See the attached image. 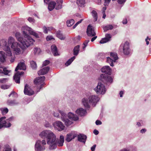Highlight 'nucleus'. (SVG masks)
<instances>
[{"mask_svg": "<svg viewBox=\"0 0 151 151\" xmlns=\"http://www.w3.org/2000/svg\"><path fill=\"white\" fill-rule=\"evenodd\" d=\"M49 69L50 68L48 66L45 67L38 71V74L39 75H45L47 73Z\"/></svg>", "mask_w": 151, "mask_h": 151, "instance_id": "a878e982", "label": "nucleus"}, {"mask_svg": "<svg viewBox=\"0 0 151 151\" xmlns=\"http://www.w3.org/2000/svg\"><path fill=\"white\" fill-rule=\"evenodd\" d=\"M111 37L110 34H107L106 35V37L104 38H103L100 41V43L101 44H104L110 41V39Z\"/></svg>", "mask_w": 151, "mask_h": 151, "instance_id": "cd10ccee", "label": "nucleus"}, {"mask_svg": "<svg viewBox=\"0 0 151 151\" xmlns=\"http://www.w3.org/2000/svg\"><path fill=\"white\" fill-rule=\"evenodd\" d=\"M63 1L62 0H57L56 1V5L55 9L56 10H59L62 8V4L63 3Z\"/></svg>", "mask_w": 151, "mask_h": 151, "instance_id": "7c9ffc66", "label": "nucleus"}, {"mask_svg": "<svg viewBox=\"0 0 151 151\" xmlns=\"http://www.w3.org/2000/svg\"><path fill=\"white\" fill-rule=\"evenodd\" d=\"M40 137L43 139L46 138L47 144L53 146L55 144V135L51 130H44L42 131L39 134Z\"/></svg>", "mask_w": 151, "mask_h": 151, "instance_id": "f03ea898", "label": "nucleus"}, {"mask_svg": "<svg viewBox=\"0 0 151 151\" xmlns=\"http://www.w3.org/2000/svg\"><path fill=\"white\" fill-rule=\"evenodd\" d=\"M77 135L71 132L67 134L66 137V140L68 142H70L72 139H74Z\"/></svg>", "mask_w": 151, "mask_h": 151, "instance_id": "393cba45", "label": "nucleus"}, {"mask_svg": "<svg viewBox=\"0 0 151 151\" xmlns=\"http://www.w3.org/2000/svg\"><path fill=\"white\" fill-rule=\"evenodd\" d=\"M96 124L97 125H101L102 124V122L99 120H97L96 122Z\"/></svg>", "mask_w": 151, "mask_h": 151, "instance_id": "bf43d9fd", "label": "nucleus"}, {"mask_svg": "<svg viewBox=\"0 0 151 151\" xmlns=\"http://www.w3.org/2000/svg\"><path fill=\"white\" fill-rule=\"evenodd\" d=\"M113 26L111 25H109L103 27V28L104 32H106L107 30H111L113 29Z\"/></svg>", "mask_w": 151, "mask_h": 151, "instance_id": "58836bf2", "label": "nucleus"}, {"mask_svg": "<svg viewBox=\"0 0 151 151\" xmlns=\"http://www.w3.org/2000/svg\"><path fill=\"white\" fill-rule=\"evenodd\" d=\"M83 20V19H81L80 21H78V22H77L73 27V29H75L76 27L78 25V24H80V23H81V22Z\"/></svg>", "mask_w": 151, "mask_h": 151, "instance_id": "3c124183", "label": "nucleus"}, {"mask_svg": "<svg viewBox=\"0 0 151 151\" xmlns=\"http://www.w3.org/2000/svg\"><path fill=\"white\" fill-rule=\"evenodd\" d=\"M89 42V40H86L83 43V45L84 46L83 47V48L84 49L87 45L88 43Z\"/></svg>", "mask_w": 151, "mask_h": 151, "instance_id": "8fccbe9b", "label": "nucleus"}, {"mask_svg": "<svg viewBox=\"0 0 151 151\" xmlns=\"http://www.w3.org/2000/svg\"><path fill=\"white\" fill-rule=\"evenodd\" d=\"M15 36L17 40L20 42L22 41L23 38L22 37H21V34L19 32H17L15 34Z\"/></svg>", "mask_w": 151, "mask_h": 151, "instance_id": "e433bc0d", "label": "nucleus"}, {"mask_svg": "<svg viewBox=\"0 0 151 151\" xmlns=\"http://www.w3.org/2000/svg\"><path fill=\"white\" fill-rule=\"evenodd\" d=\"M50 61H49L48 60H46L42 64V65L43 66H46L48 64H49L50 63Z\"/></svg>", "mask_w": 151, "mask_h": 151, "instance_id": "603ef678", "label": "nucleus"}, {"mask_svg": "<svg viewBox=\"0 0 151 151\" xmlns=\"http://www.w3.org/2000/svg\"><path fill=\"white\" fill-rule=\"evenodd\" d=\"M24 36L22 41L20 42L22 46L21 48L23 50H25L31 45H32L35 41L28 35Z\"/></svg>", "mask_w": 151, "mask_h": 151, "instance_id": "20e7f679", "label": "nucleus"}, {"mask_svg": "<svg viewBox=\"0 0 151 151\" xmlns=\"http://www.w3.org/2000/svg\"><path fill=\"white\" fill-rule=\"evenodd\" d=\"M87 137L86 135L82 134H80L78 136V140L81 142L85 143L86 141Z\"/></svg>", "mask_w": 151, "mask_h": 151, "instance_id": "bb28decb", "label": "nucleus"}, {"mask_svg": "<svg viewBox=\"0 0 151 151\" xmlns=\"http://www.w3.org/2000/svg\"><path fill=\"white\" fill-rule=\"evenodd\" d=\"M46 39V40L48 41L51 40L52 39H53V38L52 36H48L47 37Z\"/></svg>", "mask_w": 151, "mask_h": 151, "instance_id": "6e6d98bb", "label": "nucleus"}, {"mask_svg": "<svg viewBox=\"0 0 151 151\" xmlns=\"http://www.w3.org/2000/svg\"><path fill=\"white\" fill-rule=\"evenodd\" d=\"M46 144V142L45 139L42 141L40 140H37L35 145V149L36 151H43L45 149V145Z\"/></svg>", "mask_w": 151, "mask_h": 151, "instance_id": "0eeeda50", "label": "nucleus"}, {"mask_svg": "<svg viewBox=\"0 0 151 151\" xmlns=\"http://www.w3.org/2000/svg\"><path fill=\"white\" fill-rule=\"evenodd\" d=\"M0 46H2L4 50L6 52L0 51V61L1 63L4 62L6 60V55L10 56H12V52L10 47L8 46L7 42L4 40H3L0 42Z\"/></svg>", "mask_w": 151, "mask_h": 151, "instance_id": "f257e3e1", "label": "nucleus"}, {"mask_svg": "<svg viewBox=\"0 0 151 151\" xmlns=\"http://www.w3.org/2000/svg\"><path fill=\"white\" fill-rule=\"evenodd\" d=\"M64 137L62 135H61L60 136V138L58 139H56V137H55V144L53 146H52V145H49V148L50 150H52L55 149L57 147V145H58L59 146L61 147L63 146V144L64 141Z\"/></svg>", "mask_w": 151, "mask_h": 151, "instance_id": "423d86ee", "label": "nucleus"}, {"mask_svg": "<svg viewBox=\"0 0 151 151\" xmlns=\"http://www.w3.org/2000/svg\"><path fill=\"white\" fill-rule=\"evenodd\" d=\"M75 21L73 19H71L70 20H68L66 23L68 27H71L73 24H74Z\"/></svg>", "mask_w": 151, "mask_h": 151, "instance_id": "ea45409f", "label": "nucleus"}, {"mask_svg": "<svg viewBox=\"0 0 151 151\" xmlns=\"http://www.w3.org/2000/svg\"><path fill=\"white\" fill-rule=\"evenodd\" d=\"M120 50L121 51L122 50V52L125 55H128L130 53V49L129 46V43L127 42H126L124 44H121L120 47Z\"/></svg>", "mask_w": 151, "mask_h": 151, "instance_id": "9b49d317", "label": "nucleus"}, {"mask_svg": "<svg viewBox=\"0 0 151 151\" xmlns=\"http://www.w3.org/2000/svg\"><path fill=\"white\" fill-rule=\"evenodd\" d=\"M15 59V57L14 56H12L9 59L10 61L12 63L14 62Z\"/></svg>", "mask_w": 151, "mask_h": 151, "instance_id": "5fc2aeb1", "label": "nucleus"}, {"mask_svg": "<svg viewBox=\"0 0 151 151\" xmlns=\"http://www.w3.org/2000/svg\"><path fill=\"white\" fill-rule=\"evenodd\" d=\"M59 113L61 115V120L64 122L66 126L68 127L73 124L71 121L66 118V114L63 111L59 110L58 111H54L53 113V115L55 117L60 118Z\"/></svg>", "mask_w": 151, "mask_h": 151, "instance_id": "39448f33", "label": "nucleus"}, {"mask_svg": "<svg viewBox=\"0 0 151 151\" xmlns=\"http://www.w3.org/2000/svg\"><path fill=\"white\" fill-rule=\"evenodd\" d=\"M1 110L3 115L7 113L8 111V109L7 108H1Z\"/></svg>", "mask_w": 151, "mask_h": 151, "instance_id": "37998d69", "label": "nucleus"}, {"mask_svg": "<svg viewBox=\"0 0 151 151\" xmlns=\"http://www.w3.org/2000/svg\"><path fill=\"white\" fill-rule=\"evenodd\" d=\"M86 32L88 36L93 37L95 36L96 35L94 28L90 25L88 26Z\"/></svg>", "mask_w": 151, "mask_h": 151, "instance_id": "f3484780", "label": "nucleus"}, {"mask_svg": "<svg viewBox=\"0 0 151 151\" xmlns=\"http://www.w3.org/2000/svg\"><path fill=\"white\" fill-rule=\"evenodd\" d=\"M146 131V129H142L140 130V132L141 133L143 134L145 133Z\"/></svg>", "mask_w": 151, "mask_h": 151, "instance_id": "338daca9", "label": "nucleus"}, {"mask_svg": "<svg viewBox=\"0 0 151 151\" xmlns=\"http://www.w3.org/2000/svg\"><path fill=\"white\" fill-rule=\"evenodd\" d=\"M93 89L97 94H104L106 91L105 86L101 82H99Z\"/></svg>", "mask_w": 151, "mask_h": 151, "instance_id": "6e6552de", "label": "nucleus"}, {"mask_svg": "<svg viewBox=\"0 0 151 151\" xmlns=\"http://www.w3.org/2000/svg\"><path fill=\"white\" fill-rule=\"evenodd\" d=\"M11 96H12L13 97H17V94L13 91H12L11 93L9 95V97Z\"/></svg>", "mask_w": 151, "mask_h": 151, "instance_id": "de8ad7c7", "label": "nucleus"}, {"mask_svg": "<svg viewBox=\"0 0 151 151\" xmlns=\"http://www.w3.org/2000/svg\"><path fill=\"white\" fill-rule=\"evenodd\" d=\"M45 79L44 76H40L37 78L34 81V83L36 85H40L39 89L37 91V92L40 91V90L42 87L43 82Z\"/></svg>", "mask_w": 151, "mask_h": 151, "instance_id": "2eb2a0df", "label": "nucleus"}, {"mask_svg": "<svg viewBox=\"0 0 151 151\" xmlns=\"http://www.w3.org/2000/svg\"><path fill=\"white\" fill-rule=\"evenodd\" d=\"M96 145H94L91 148V150L92 151H94L95 148L96 147Z\"/></svg>", "mask_w": 151, "mask_h": 151, "instance_id": "0e129e2a", "label": "nucleus"}, {"mask_svg": "<svg viewBox=\"0 0 151 151\" xmlns=\"http://www.w3.org/2000/svg\"><path fill=\"white\" fill-rule=\"evenodd\" d=\"M11 148L8 146V147L5 149L3 151H11Z\"/></svg>", "mask_w": 151, "mask_h": 151, "instance_id": "052dcab7", "label": "nucleus"}, {"mask_svg": "<svg viewBox=\"0 0 151 151\" xmlns=\"http://www.w3.org/2000/svg\"><path fill=\"white\" fill-rule=\"evenodd\" d=\"M93 132L94 134L96 135L98 134L99 133V131L96 129H94Z\"/></svg>", "mask_w": 151, "mask_h": 151, "instance_id": "69168bd1", "label": "nucleus"}, {"mask_svg": "<svg viewBox=\"0 0 151 151\" xmlns=\"http://www.w3.org/2000/svg\"><path fill=\"white\" fill-rule=\"evenodd\" d=\"M94 1L99 5L101 4V0H94Z\"/></svg>", "mask_w": 151, "mask_h": 151, "instance_id": "13d9d810", "label": "nucleus"}, {"mask_svg": "<svg viewBox=\"0 0 151 151\" xmlns=\"http://www.w3.org/2000/svg\"><path fill=\"white\" fill-rule=\"evenodd\" d=\"M68 116L70 119L71 120L70 121L73 122L72 121V120L76 121L79 119V118L77 116L72 112H69L68 114Z\"/></svg>", "mask_w": 151, "mask_h": 151, "instance_id": "5701e85b", "label": "nucleus"}, {"mask_svg": "<svg viewBox=\"0 0 151 151\" xmlns=\"http://www.w3.org/2000/svg\"><path fill=\"white\" fill-rule=\"evenodd\" d=\"M56 36L58 38L61 40H64L66 38L65 35L63 34L60 31H58L56 33Z\"/></svg>", "mask_w": 151, "mask_h": 151, "instance_id": "c756f323", "label": "nucleus"}, {"mask_svg": "<svg viewBox=\"0 0 151 151\" xmlns=\"http://www.w3.org/2000/svg\"><path fill=\"white\" fill-rule=\"evenodd\" d=\"M8 44L11 45V47L12 48L16 45H18L19 43L16 41L14 37L11 36L8 38Z\"/></svg>", "mask_w": 151, "mask_h": 151, "instance_id": "a211bd4d", "label": "nucleus"}, {"mask_svg": "<svg viewBox=\"0 0 151 151\" xmlns=\"http://www.w3.org/2000/svg\"><path fill=\"white\" fill-rule=\"evenodd\" d=\"M80 50V45H78L76 46L73 50V54L75 55H77Z\"/></svg>", "mask_w": 151, "mask_h": 151, "instance_id": "473e14b6", "label": "nucleus"}, {"mask_svg": "<svg viewBox=\"0 0 151 151\" xmlns=\"http://www.w3.org/2000/svg\"><path fill=\"white\" fill-rule=\"evenodd\" d=\"M120 151H130L129 149L128 148H124L121 150Z\"/></svg>", "mask_w": 151, "mask_h": 151, "instance_id": "774afa93", "label": "nucleus"}, {"mask_svg": "<svg viewBox=\"0 0 151 151\" xmlns=\"http://www.w3.org/2000/svg\"><path fill=\"white\" fill-rule=\"evenodd\" d=\"M51 49L52 52L54 56H55L58 55L57 47L55 45H52L51 46Z\"/></svg>", "mask_w": 151, "mask_h": 151, "instance_id": "2f4dec72", "label": "nucleus"}, {"mask_svg": "<svg viewBox=\"0 0 151 151\" xmlns=\"http://www.w3.org/2000/svg\"><path fill=\"white\" fill-rule=\"evenodd\" d=\"M30 64L32 68L33 69H35L37 68V64L34 61H32L30 62Z\"/></svg>", "mask_w": 151, "mask_h": 151, "instance_id": "79ce46f5", "label": "nucleus"}, {"mask_svg": "<svg viewBox=\"0 0 151 151\" xmlns=\"http://www.w3.org/2000/svg\"><path fill=\"white\" fill-rule=\"evenodd\" d=\"M10 86V85H3L1 86V88L5 90L9 88Z\"/></svg>", "mask_w": 151, "mask_h": 151, "instance_id": "49530a36", "label": "nucleus"}, {"mask_svg": "<svg viewBox=\"0 0 151 151\" xmlns=\"http://www.w3.org/2000/svg\"><path fill=\"white\" fill-rule=\"evenodd\" d=\"M9 80V78H0V83H5L7 82Z\"/></svg>", "mask_w": 151, "mask_h": 151, "instance_id": "a18cd8bd", "label": "nucleus"}, {"mask_svg": "<svg viewBox=\"0 0 151 151\" xmlns=\"http://www.w3.org/2000/svg\"><path fill=\"white\" fill-rule=\"evenodd\" d=\"M28 21L30 22H34V20L31 17H29L28 19Z\"/></svg>", "mask_w": 151, "mask_h": 151, "instance_id": "e2e57ef3", "label": "nucleus"}, {"mask_svg": "<svg viewBox=\"0 0 151 151\" xmlns=\"http://www.w3.org/2000/svg\"><path fill=\"white\" fill-rule=\"evenodd\" d=\"M3 71L4 74L5 75L9 76V75L8 74L11 72L10 70H8L6 68H3Z\"/></svg>", "mask_w": 151, "mask_h": 151, "instance_id": "c03bdc74", "label": "nucleus"}, {"mask_svg": "<svg viewBox=\"0 0 151 151\" xmlns=\"http://www.w3.org/2000/svg\"><path fill=\"white\" fill-rule=\"evenodd\" d=\"M102 72L105 73L106 74H102L100 75L99 79L105 83H111L113 82V79L107 74L110 75L111 70L109 66H105L101 69Z\"/></svg>", "mask_w": 151, "mask_h": 151, "instance_id": "7ed1b4c3", "label": "nucleus"}, {"mask_svg": "<svg viewBox=\"0 0 151 151\" xmlns=\"http://www.w3.org/2000/svg\"><path fill=\"white\" fill-rule=\"evenodd\" d=\"M21 46L22 45L19 43L18 45H16L11 48L15 55H19L23 53L25 50H23L21 48Z\"/></svg>", "mask_w": 151, "mask_h": 151, "instance_id": "f8f14e48", "label": "nucleus"}, {"mask_svg": "<svg viewBox=\"0 0 151 151\" xmlns=\"http://www.w3.org/2000/svg\"><path fill=\"white\" fill-rule=\"evenodd\" d=\"M34 53L35 54H37L40 53L41 51L40 48L37 47H35L34 50Z\"/></svg>", "mask_w": 151, "mask_h": 151, "instance_id": "a19ab883", "label": "nucleus"}, {"mask_svg": "<svg viewBox=\"0 0 151 151\" xmlns=\"http://www.w3.org/2000/svg\"><path fill=\"white\" fill-rule=\"evenodd\" d=\"M44 126L47 128L50 127L51 126L50 124L48 122H46Z\"/></svg>", "mask_w": 151, "mask_h": 151, "instance_id": "4d7b16f0", "label": "nucleus"}, {"mask_svg": "<svg viewBox=\"0 0 151 151\" xmlns=\"http://www.w3.org/2000/svg\"><path fill=\"white\" fill-rule=\"evenodd\" d=\"M148 40H150V38H149L148 37H147L145 39V41L146 42V44L147 45H148L149 44V41H148Z\"/></svg>", "mask_w": 151, "mask_h": 151, "instance_id": "680f3d73", "label": "nucleus"}, {"mask_svg": "<svg viewBox=\"0 0 151 151\" xmlns=\"http://www.w3.org/2000/svg\"><path fill=\"white\" fill-rule=\"evenodd\" d=\"M24 93L25 94L29 96L32 95L34 93V91L27 84L25 86Z\"/></svg>", "mask_w": 151, "mask_h": 151, "instance_id": "6ab92c4d", "label": "nucleus"}, {"mask_svg": "<svg viewBox=\"0 0 151 151\" xmlns=\"http://www.w3.org/2000/svg\"><path fill=\"white\" fill-rule=\"evenodd\" d=\"M26 69V66L25 63L23 62L19 63L15 68V71H17L18 70H25Z\"/></svg>", "mask_w": 151, "mask_h": 151, "instance_id": "b1692460", "label": "nucleus"}, {"mask_svg": "<svg viewBox=\"0 0 151 151\" xmlns=\"http://www.w3.org/2000/svg\"><path fill=\"white\" fill-rule=\"evenodd\" d=\"M6 118L5 117H3L0 118V129L2 127H9L11 126V124L9 123H7V122L12 121L13 119V117H11L9 119L6 120V121H3V119H4Z\"/></svg>", "mask_w": 151, "mask_h": 151, "instance_id": "9d476101", "label": "nucleus"}, {"mask_svg": "<svg viewBox=\"0 0 151 151\" xmlns=\"http://www.w3.org/2000/svg\"><path fill=\"white\" fill-rule=\"evenodd\" d=\"M104 5L105 6H108L111 0H104Z\"/></svg>", "mask_w": 151, "mask_h": 151, "instance_id": "864d4df0", "label": "nucleus"}, {"mask_svg": "<svg viewBox=\"0 0 151 151\" xmlns=\"http://www.w3.org/2000/svg\"><path fill=\"white\" fill-rule=\"evenodd\" d=\"M56 3L54 1H50L49 4L48 6V9L50 11L52 10L55 8L56 7Z\"/></svg>", "mask_w": 151, "mask_h": 151, "instance_id": "c85d7f7f", "label": "nucleus"}, {"mask_svg": "<svg viewBox=\"0 0 151 151\" xmlns=\"http://www.w3.org/2000/svg\"><path fill=\"white\" fill-rule=\"evenodd\" d=\"M76 58V57L74 56L68 60L65 63V65L66 66L69 65Z\"/></svg>", "mask_w": 151, "mask_h": 151, "instance_id": "4c0bfd02", "label": "nucleus"}, {"mask_svg": "<svg viewBox=\"0 0 151 151\" xmlns=\"http://www.w3.org/2000/svg\"><path fill=\"white\" fill-rule=\"evenodd\" d=\"M76 3L79 6H84L85 4V0H77Z\"/></svg>", "mask_w": 151, "mask_h": 151, "instance_id": "f704fd0d", "label": "nucleus"}, {"mask_svg": "<svg viewBox=\"0 0 151 151\" xmlns=\"http://www.w3.org/2000/svg\"><path fill=\"white\" fill-rule=\"evenodd\" d=\"M110 55L111 57L113 59L110 57H108L107 58V61L110 64L111 66H114L113 62H115L116 60L118 59V57L117 54L115 52H111Z\"/></svg>", "mask_w": 151, "mask_h": 151, "instance_id": "4468645a", "label": "nucleus"}, {"mask_svg": "<svg viewBox=\"0 0 151 151\" xmlns=\"http://www.w3.org/2000/svg\"><path fill=\"white\" fill-rule=\"evenodd\" d=\"M24 73L23 72H19V71H18L14 76L13 79L17 83H20V76L21 75H23Z\"/></svg>", "mask_w": 151, "mask_h": 151, "instance_id": "412c9836", "label": "nucleus"}, {"mask_svg": "<svg viewBox=\"0 0 151 151\" xmlns=\"http://www.w3.org/2000/svg\"><path fill=\"white\" fill-rule=\"evenodd\" d=\"M91 13L94 19V21H96L98 18V14L97 12L95 10H93L91 12Z\"/></svg>", "mask_w": 151, "mask_h": 151, "instance_id": "72a5a7b5", "label": "nucleus"}, {"mask_svg": "<svg viewBox=\"0 0 151 151\" xmlns=\"http://www.w3.org/2000/svg\"><path fill=\"white\" fill-rule=\"evenodd\" d=\"M76 114L81 116H85L87 113L86 110L82 108L77 109L76 111Z\"/></svg>", "mask_w": 151, "mask_h": 151, "instance_id": "aec40b11", "label": "nucleus"}, {"mask_svg": "<svg viewBox=\"0 0 151 151\" xmlns=\"http://www.w3.org/2000/svg\"><path fill=\"white\" fill-rule=\"evenodd\" d=\"M7 104L10 105H16L19 104L18 102L17 101L15 100H9L7 101Z\"/></svg>", "mask_w": 151, "mask_h": 151, "instance_id": "c9c22d12", "label": "nucleus"}, {"mask_svg": "<svg viewBox=\"0 0 151 151\" xmlns=\"http://www.w3.org/2000/svg\"><path fill=\"white\" fill-rule=\"evenodd\" d=\"M53 125L55 129L59 131L63 130L65 128V126L63 123L60 121H57L55 122L53 124Z\"/></svg>", "mask_w": 151, "mask_h": 151, "instance_id": "ddd939ff", "label": "nucleus"}, {"mask_svg": "<svg viewBox=\"0 0 151 151\" xmlns=\"http://www.w3.org/2000/svg\"><path fill=\"white\" fill-rule=\"evenodd\" d=\"M91 104L94 106L99 100V98L95 95H91L88 97Z\"/></svg>", "mask_w": 151, "mask_h": 151, "instance_id": "dca6fc26", "label": "nucleus"}, {"mask_svg": "<svg viewBox=\"0 0 151 151\" xmlns=\"http://www.w3.org/2000/svg\"><path fill=\"white\" fill-rule=\"evenodd\" d=\"M43 29L44 33L47 34L48 33V31L50 30V28L49 27L47 28L45 27H44L43 28Z\"/></svg>", "mask_w": 151, "mask_h": 151, "instance_id": "09e8293b", "label": "nucleus"}, {"mask_svg": "<svg viewBox=\"0 0 151 151\" xmlns=\"http://www.w3.org/2000/svg\"><path fill=\"white\" fill-rule=\"evenodd\" d=\"M22 30L23 32V34L24 35H28L27 32V31H28L31 35H33L36 37H38V34L34 31L31 28L27 26H23L22 27Z\"/></svg>", "mask_w": 151, "mask_h": 151, "instance_id": "1a4fd4ad", "label": "nucleus"}, {"mask_svg": "<svg viewBox=\"0 0 151 151\" xmlns=\"http://www.w3.org/2000/svg\"><path fill=\"white\" fill-rule=\"evenodd\" d=\"M82 104L86 108H89L90 107L91 103L88 100V97H84L82 100Z\"/></svg>", "mask_w": 151, "mask_h": 151, "instance_id": "4be33fe9", "label": "nucleus"}]
</instances>
